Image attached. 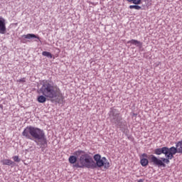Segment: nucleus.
Wrapping results in <instances>:
<instances>
[{"instance_id": "6ab92c4d", "label": "nucleus", "mask_w": 182, "mask_h": 182, "mask_svg": "<svg viewBox=\"0 0 182 182\" xmlns=\"http://www.w3.org/2000/svg\"><path fill=\"white\" fill-rule=\"evenodd\" d=\"M17 82H19L20 83H25L26 82V78L23 77L17 80Z\"/></svg>"}, {"instance_id": "dca6fc26", "label": "nucleus", "mask_w": 182, "mask_h": 182, "mask_svg": "<svg viewBox=\"0 0 182 182\" xmlns=\"http://www.w3.org/2000/svg\"><path fill=\"white\" fill-rule=\"evenodd\" d=\"M129 8V9H136V11L141 9V6H139V4L130 5Z\"/></svg>"}, {"instance_id": "9b49d317", "label": "nucleus", "mask_w": 182, "mask_h": 182, "mask_svg": "<svg viewBox=\"0 0 182 182\" xmlns=\"http://www.w3.org/2000/svg\"><path fill=\"white\" fill-rule=\"evenodd\" d=\"M0 33L1 35L6 33V23L2 16H0Z\"/></svg>"}, {"instance_id": "b1692460", "label": "nucleus", "mask_w": 182, "mask_h": 182, "mask_svg": "<svg viewBox=\"0 0 182 182\" xmlns=\"http://www.w3.org/2000/svg\"><path fill=\"white\" fill-rule=\"evenodd\" d=\"M0 8H1V5H0Z\"/></svg>"}, {"instance_id": "f3484780", "label": "nucleus", "mask_w": 182, "mask_h": 182, "mask_svg": "<svg viewBox=\"0 0 182 182\" xmlns=\"http://www.w3.org/2000/svg\"><path fill=\"white\" fill-rule=\"evenodd\" d=\"M12 159L14 160V163H21V159L19 158V156H14L12 157Z\"/></svg>"}, {"instance_id": "1a4fd4ad", "label": "nucleus", "mask_w": 182, "mask_h": 182, "mask_svg": "<svg viewBox=\"0 0 182 182\" xmlns=\"http://www.w3.org/2000/svg\"><path fill=\"white\" fill-rule=\"evenodd\" d=\"M177 153H178V151L176 149V146H171V148H168V151L165 156L166 159L172 160L174 158V155L177 154Z\"/></svg>"}, {"instance_id": "9d476101", "label": "nucleus", "mask_w": 182, "mask_h": 182, "mask_svg": "<svg viewBox=\"0 0 182 182\" xmlns=\"http://www.w3.org/2000/svg\"><path fill=\"white\" fill-rule=\"evenodd\" d=\"M167 151H168V147L163 146L162 148H156L154 149V154L156 156H161V154H167Z\"/></svg>"}, {"instance_id": "7ed1b4c3", "label": "nucleus", "mask_w": 182, "mask_h": 182, "mask_svg": "<svg viewBox=\"0 0 182 182\" xmlns=\"http://www.w3.org/2000/svg\"><path fill=\"white\" fill-rule=\"evenodd\" d=\"M70 164H73V168H90L89 154L83 150L74 151L73 155L68 158Z\"/></svg>"}, {"instance_id": "5701e85b", "label": "nucleus", "mask_w": 182, "mask_h": 182, "mask_svg": "<svg viewBox=\"0 0 182 182\" xmlns=\"http://www.w3.org/2000/svg\"><path fill=\"white\" fill-rule=\"evenodd\" d=\"M35 42H38V40H35Z\"/></svg>"}, {"instance_id": "20e7f679", "label": "nucleus", "mask_w": 182, "mask_h": 182, "mask_svg": "<svg viewBox=\"0 0 182 182\" xmlns=\"http://www.w3.org/2000/svg\"><path fill=\"white\" fill-rule=\"evenodd\" d=\"M108 119L112 126L118 127V129H120L122 131L126 130L127 123L123 119V117L122 113H120V111L115 107H112L109 108V111L108 112Z\"/></svg>"}, {"instance_id": "f8f14e48", "label": "nucleus", "mask_w": 182, "mask_h": 182, "mask_svg": "<svg viewBox=\"0 0 182 182\" xmlns=\"http://www.w3.org/2000/svg\"><path fill=\"white\" fill-rule=\"evenodd\" d=\"M1 163L3 164V166H10L11 168L16 166V163L11 159H3L1 161Z\"/></svg>"}, {"instance_id": "423d86ee", "label": "nucleus", "mask_w": 182, "mask_h": 182, "mask_svg": "<svg viewBox=\"0 0 182 182\" xmlns=\"http://www.w3.org/2000/svg\"><path fill=\"white\" fill-rule=\"evenodd\" d=\"M149 162L150 164H153L155 167H164L166 168V164H170V159L168 158H163L161 157L159 159L157 156H154V154L149 155Z\"/></svg>"}, {"instance_id": "ddd939ff", "label": "nucleus", "mask_w": 182, "mask_h": 182, "mask_svg": "<svg viewBox=\"0 0 182 182\" xmlns=\"http://www.w3.org/2000/svg\"><path fill=\"white\" fill-rule=\"evenodd\" d=\"M127 43L129 45H134V46H136L137 48H141L143 46V43H141L139 41L132 39L130 41H128Z\"/></svg>"}, {"instance_id": "39448f33", "label": "nucleus", "mask_w": 182, "mask_h": 182, "mask_svg": "<svg viewBox=\"0 0 182 182\" xmlns=\"http://www.w3.org/2000/svg\"><path fill=\"white\" fill-rule=\"evenodd\" d=\"M88 160L90 168L95 170V168H102L105 165V161H107V159L105 156L102 158L100 154H96L93 156V158L90 155H88Z\"/></svg>"}, {"instance_id": "4be33fe9", "label": "nucleus", "mask_w": 182, "mask_h": 182, "mask_svg": "<svg viewBox=\"0 0 182 182\" xmlns=\"http://www.w3.org/2000/svg\"><path fill=\"white\" fill-rule=\"evenodd\" d=\"M0 108H1V109H4V105H0Z\"/></svg>"}, {"instance_id": "a211bd4d", "label": "nucleus", "mask_w": 182, "mask_h": 182, "mask_svg": "<svg viewBox=\"0 0 182 182\" xmlns=\"http://www.w3.org/2000/svg\"><path fill=\"white\" fill-rule=\"evenodd\" d=\"M103 167H104L105 168H106L107 170V168H109L110 167V163L109 162L108 160H107V161H105L104 162Z\"/></svg>"}, {"instance_id": "4468645a", "label": "nucleus", "mask_w": 182, "mask_h": 182, "mask_svg": "<svg viewBox=\"0 0 182 182\" xmlns=\"http://www.w3.org/2000/svg\"><path fill=\"white\" fill-rule=\"evenodd\" d=\"M42 55L43 56H46V58H49V59H52V58H53L52 53H50V52L48 51H43Z\"/></svg>"}, {"instance_id": "f03ea898", "label": "nucleus", "mask_w": 182, "mask_h": 182, "mask_svg": "<svg viewBox=\"0 0 182 182\" xmlns=\"http://www.w3.org/2000/svg\"><path fill=\"white\" fill-rule=\"evenodd\" d=\"M40 85H41V87L38 90V93H41V95L37 97L38 103H46L48 99H56V97L62 96L60 88L58 85H55L52 81L43 80Z\"/></svg>"}, {"instance_id": "aec40b11", "label": "nucleus", "mask_w": 182, "mask_h": 182, "mask_svg": "<svg viewBox=\"0 0 182 182\" xmlns=\"http://www.w3.org/2000/svg\"><path fill=\"white\" fill-rule=\"evenodd\" d=\"M132 116H133V117H137V114L134 113Z\"/></svg>"}, {"instance_id": "412c9836", "label": "nucleus", "mask_w": 182, "mask_h": 182, "mask_svg": "<svg viewBox=\"0 0 182 182\" xmlns=\"http://www.w3.org/2000/svg\"><path fill=\"white\" fill-rule=\"evenodd\" d=\"M138 182H144V179H139L138 180Z\"/></svg>"}, {"instance_id": "f257e3e1", "label": "nucleus", "mask_w": 182, "mask_h": 182, "mask_svg": "<svg viewBox=\"0 0 182 182\" xmlns=\"http://www.w3.org/2000/svg\"><path fill=\"white\" fill-rule=\"evenodd\" d=\"M23 137L28 140H33L36 146L41 149V151H45L48 147V138L45 134V131L42 129L33 126H27L22 132Z\"/></svg>"}, {"instance_id": "6e6552de", "label": "nucleus", "mask_w": 182, "mask_h": 182, "mask_svg": "<svg viewBox=\"0 0 182 182\" xmlns=\"http://www.w3.org/2000/svg\"><path fill=\"white\" fill-rule=\"evenodd\" d=\"M150 156L147 155L146 153L142 154L140 156V164L142 167H147L149 166V163H150V159H149Z\"/></svg>"}, {"instance_id": "2eb2a0df", "label": "nucleus", "mask_w": 182, "mask_h": 182, "mask_svg": "<svg viewBox=\"0 0 182 182\" xmlns=\"http://www.w3.org/2000/svg\"><path fill=\"white\" fill-rule=\"evenodd\" d=\"M142 0H127L129 4H134V5H140Z\"/></svg>"}, {"instance_id": "0eeeda50", "label": "nucleus", "mask_w": 182, "mask_h": 182, "mask_svg": "<svg viewBox=\"0 0 182 182\" xmlns=\"http://www.w3.org/2000/svg\"><path fill=\"white\" fill-rule=\"evenodd\" d=\"M26 39H37L38 41H41V37L33 33H28L27 35L21 36L20 41L21 43H26Z\"/></svg>"}]
</instances>
